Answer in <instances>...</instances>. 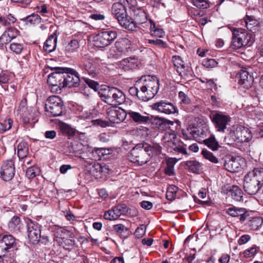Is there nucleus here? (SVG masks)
Here are the masks:
<instances>
[{
  "label": "nucleus",
  "instance_id": "obj_45",
  "mask_svg": "<svg viewBox=\"0 0 263 263\" xmlns=\"http://www.w3.org/2000/svg\"><path fill=\"white\" fill-rule=\"evenodd\" d=\"M112 150L110 149H106L104 148H97L92 151V154H97L98 155V159L100 160L102 157H103L104 159H105L106 158H105L104 156L110 154Z\"/></svg>",
  "mask_w": 263,
  "mask_h": 263
},
{
  "label": "nucleus",
  "instance_id": "obj_15",
  "mask_svg": "<svg viewBox=\"0 0 263 263\" xmlns=\"http://www.w3.org/2000/svg\"><path fill=\"white\" fill-rule=\"evenodd\" d=\"M106 115L111 125V123H119L123 121L127 116L126 110L114 107H110L107 109Z\"/></svg>",
  "mask_w": 263,
  "mask_h": 263
},
{
  "label": "nucleus",
  "instance_id": "obj_51",
  "mask_svg": "<svg viewBox=\"0 0 263 263\" xmlns=\"http://www.w3.org/2000/svg\"><path fill=\"white\" fill-rule=\"evenodd\" d=\"M193 4L199 9H207L209 7L208 0H192Z\"/></svg>",
  "mask_w": 263,
  "mask_h": 263
},
{
  "label": "nucleus",
  "instance_id": "obj_19",
  "mask_svg": "<svg viewBox=\"0 0 263 263\" xmlns=\"http://www.w3.org/2000/svg\"><path fill=\"white\" fill-rule=\"evenodd\" d=\"M140 65L139 61L134 58H129L122 60L119 64V67L124 71L134 70L137 68Z\"/></svg>",
  "mask_w": 263,
  "mask_h": 263
},
{
  "label": "nucleus",
  "instance_id": "obj_1",
  "mask_svg": "<svg viewBox=\"0 0 263 263\" xmlns=\"http://www.w3.org/2000/svg\"><path fill=\"white\" fill-rule=\"evenodd\" d=\"M55 71L48 76L47 82H51L52 79L58 82H79V73L73 69L67 67H55L52 68Z\"/></svg>",
  "mask_w": 263,
  "mask_h": 263
},
{
  "label": "nucleus",
  "instance_id": "obj_27",
  "mask_svg": "<svg viewBox=\"0 0 263 263\" xmlns=\"http://www.w3.org/2000/svg\"><path fill=\"white\" fill-rule=\"evenodd\" d=\"M57 42V37L55 35H51L46 41L44 45V50L50 53L55 49Z\"/></svg>",
  "mask_w": 263,
  "mask_h": 263
},
{
  "label": "nucleus",
  "instance_id": "obj_20",
  "mask_svg": "<svg viewBox=\"0 0 263 263\" xmlns=\"http://www.w3.org/2000/svg\"><path fill=\"white\" fill-rule=\"evenodd\" d=\"M166 125V120L163 118L151 115L149 116V126L155 130L162 129Z\"/></svg>",
  "mask_w": 263,
  "mask_h": 263
},
{
  "label": "nucleus",
  "instance_id": "obj_10",
  "mask_svg": "<svg viewBox=\"0 0 263 263\" xmlns=\"http://www.w3.org/2000/svg\"><path fill=\"white\" fill-rule=\"evenodd\" d=\"M115 31H103L97 35L94 40V45L98 48H104L110 45L117 37Z\"/></svg>",
  "mask_w": 263,
  "mask_h": 263
},
{
  "label": "nucleus",
  "instance_id": "obj_3",
  "mask_svg": "<svg viewBox=\"0 0 263 263\" xmlns=\"http://www.w3.org/2000/svg\"><path fill=\"white\" fill-rule=\"evenodd\" d=\"M232 32V44L233 48L239 49L249 45L251 42V35L241 28H230Z\"/></svg>",
  "mask_w": 263,
  "mask_h": 263
},
{
  "label": "nucleus",
  "instance_id": "obj_44",
  "mask_svg": "<svg viewBox=\"0 0 263 263\" xmlns=\"http://www.w3.org/2000/svg\"><path fill=\"white\" fill-rule=\"evenodd\" d=\"M16 19L11 14L3 17H0V23L4 26H9L14 24Z\"/></svg>",
  "mask_w": 263,
  "mask_h": 263
},
{
  "label": "nucleus",
  "instance_id": "obj_13",
  "mask_svg": "<svg viewBox=\"0 0 263 263\" xmlns=\"http://www.w3.org/2000/svg\"><path fill=\"white\" fill-rule=\"evenodd\" d=\"M261 186L253 176L248 172L245 176L243 189L249 195H255L258 192Z\"/></svg>",
  "mask_w": 263,
  "mask_h": 263
},
{
  "label": "nucleus",
  "instance_id": "obj_37",
  "mask_svg": "<svg viewBox=\"0 0 263 263\" xmlns=\"http://www.w3.org/2000/svg\"><path fill=\"white\" fill-rule=\"evenodd\" d=\"M245 22L247 29L252 32L255 30L253 28L257 26L259 24L258 22L253 16L249 15H246L245 17Z\"/></svg>",
  "mask_w": 263,
  "mask_h": 263
},
{
  "label": "nucleus",
  "instance_id": "obj_56",
  "mask_svg": "<svg viewBox=\"0 0 263 263\" xmlns=\"http://www.w3.org/2000/svg\"><path fill=\"white\" fill-rule=\"evenodd\" d=\"M61 130L64 134L69 136H72L74 134V130L68 124H63L61 126Z\"/></svg>",
  "mask_w": 263,
  "mask_h": 263
},
{
  "label": "nucleus",
  "instance_id": "obj_25",
  "mask_svg": "<svg viewBox=\"0 0 263 263\" xmlns=\"http://www.w3.org/2000/svg\"><path fill=\"white\" fill-rule=\"evenodd\" d=\"M81 83H59V85L57 84L51 83L49 85L50 90L53 93H60L63 88L68 87L69 88L71 87H77Z\"/></svg>",
  "mask_w": 263,
  "mask_h": 263
},
{
  "label": "nucleus",
  "instance_id": "obj_9",
  "mask_svg": "<svg viewBox=\"0 0 263 263\" xmlns=\"http://www.w3.org/2000/svg\"><path fill=\"white\" fill-rule=\"evenodd\" d=\"M15 174L14 159L12 158L3 161L0 168L1 178L5 181H9L13 178Z\"/></svg>",
  "mask_w": 263,
  "mask_h": 263
},
{
  "label": "nucleus",
  "instance_id": "obj_23",
  "mask_svg": "<svg viewBox=\"0 0 263 263\" xmlns=\"http://www.w3.org/2000/svg\"><path fill=\"white\" fill-rule=\"evenodd\" d=\"M203 143L213 151H217L220 147L218 142L216 139L215 136L213 134H211V133L208 138H205L203 140Z\"/></svg>",
  "mask_w": 263,
  "mask_h": 263
},
{
  "label": "nucleus",
  "instance_id": "obj_61",
  "mask_svg": "<svg viewBox=\"0 0 263 263\" xmlns=\"http://www.w3.org/2000/svg\"><path fill=\"white\" fill-rule=\"evenodd\" d=\"M1 85L5 90L7 91H12L14 92L17 88L16 85L13 83H1Z\"/></svg>",
  "mask_w": 263,
  "mask_h": 263
},
{
  "label": "nucleus",
  "instance_id": "obj_28",
  "mask_svg": "<svg viewBox=\"0 0 263 263\" xmlns=\"http://www.w3.org/2000/svg\"><path fill=\"white\" fill-rule=\"evenodd\" d=\"M127 115L133 121L138 123H144L148 121V117L142 116L140 113L129 110L126 111Z\"/></svg>",
  "mask_w": 263,
  "mask_h": 263
},
{
  "label": "nucleus",
  "instance_id": "obj_5",
  "mask_svg": "<svg viewBox=\"0 0 263 263\" xmlns=\"http://www.w3.org/2000/svg\"><path fill=\"white\" fill-rule=\"evenodd\" d=\"M45 110L50 114V116H62L64 112L63 101L57 96L49 97L45 104Z\"/></svg>",
  "mask_w": 263,
  "mask_h": 263
},
{
  "label": "nucleus",
  "instance_id": "obj_29",
  "mask_svg": "<svg viewBox=\"0 0 263 263\" xmlns=\"http://www.w3.org/2000/svg\"><path fill=\"white\" fill-rule=\"evenodd\" d=\"M263 224V219L260 217H252L247 223V227L252 230H258Z\"/></svg>",
  "mask_w": 263,
  "mask_h": 263
},
{
  "label": "nucleus",
  "instance_id": "obj_26",
  "mask_svg": "<svg viewBox=\"0 0 263 263\" xmlns=\"http://www.w3.org/2000/svg\"><path fill=\"white\" fill-rule=\"evenodd\" d=\"M150 23L151 34L158 37H162L164 35V32L159 25L157 24L152 20L149 19Z\"/></svg>",
  "mask_w": 263,
  "mask_h": 263
},
{
  "label": "nucleus",
  "instance_id": "obj_49",
  "mask_svg": "<svg viewBox=\"0 0 263 263\" xmlns=\"http://www.w3.org/2000/svg\"><path fill=\"white\" fill-rule=\"evenodd\" d=\"M41 19V17L38 14L33 13L27 16L25 20L27 23H30V24H35L40 23Z\"/></svg>",
  "mask_w": 263,
  "mask_h": 263
},
{
  "label": "nucleus",
  "instance_id": "obj_22",
  "mask_svg": "<svg viewBox=\"0 0 263 263\" xmlns=\"http://www.w3.org/2000/svg\"><path fill=\"white\" fill-rule=\"evenodd\" d=\"M186 169L195 174H199L202 169V164L197 160L186 161L184 163Z\"/></svg>",
  "mask_w": 263,
  "mask_h": 263
},
{
  "label": "nucleus",
  "instance_id": "obj_42",
  "mask_svg": "<svg viewBox=\"0 0 263 263\" xmlns=\"http://www.w3.org/2000/svg\"><path fill=\"white\" fill-rule=\"evenodd\" d=\"M25 45L23 43L13 42L10 45V50L16 54H21L25 49Z\"/></svg>",
  "mask_w": 263,
  "mask_h": 263
},
{
  "label": "nucleus",
  "instance_id": "obj_48",
  "mask_svg": "<svg viewBox=\"0 0 263 263\" xmlns=\"http://www.w3.org/2000/svg\"><path fill=\"white\" fill-rule=\"evenodd\" d=\"M39 168L36 166H32L28 167L26 170V175L29 178L31 179L36 176L39 174Z\"/></svg>",
  "mask_w": 263,
  "mask_h": 263
},
{
  "label": "nucleus",
  "instance_id": "obj_46",
  "mask_svg": "<svg viewBox=\"0 0 263 263\" xmlns=\"http://www.w3.org/2000/svg\"><path fill=\"white\" fill-rule=\"evenodd\" d=\"M201 154L205 159L209 160L211 162L214 163H217L218 162V159L213 154V153L206 149H202L201 151Z\"/></svg>",
  "mask_w": 263,
  "mask_h": 263
},
{
  "label": "nucleus",
  "instance_id": "obj_8",
  "mask_svg": "<svg viewBox=\"0 0 263 263\" xmlns=\"http://www.w3.org/2000/svg\"><path fill=\"white\" fill-rule=\"evenodd\" d=\"M130 46V41L126 38L119 39L109 52L108 57L110 59H118L122 54L127 52Z\"/></svg>",
  "mask_w": 263,
  "mask_h": 263
},
{
  "label": "nucleus",
  "instance_id": "obj_41",
  "mask_svg": "<svg viewBox=\"0 0 263 263\" xmlns=\"http://www.w3.org/2000/svg\"><path fill=\"white\" fill-rule=\"evenodd\" d=\"M79 43L77 40H72L65 47L66 54L71 53L79 48Z\"/></svg>",
  "mask_w": 263,
  "mask_h": 263
},
{
  "label": "nucleus",
  "instance_id": "obj_21",
  "mask_svg": "<svg viewBox=\"0 0 263 263\" xmlns=\"http://www.w3.org/2000/svg\"><path fill=\"white\" fill-rule=\"evenodd\" d=\"M23 228V222L18 216H14L8 223V228L11 232H20Z\"/></svg>",
  "mask_w": 263,
  "mask_h": 263
},
{
  "label": "nucleus",
  "instance_id": "obj_50",
  "mask_svg": "<svg viewBox=\"0 0 263 263\" xmlns=\"http://www.w3.org/2000/svg\"><path fill=\"white\" fill-rule=\"evenodd\" d=\"M259 249L258 247H257L255 245L253 247L245 250L243 252V256L245 258H249L254 256Z\"/></svg>",
  "mask_w": 263,
  "mask_h": 263
},
{
  "label": "nucleus",
  "instance_id": "obj_60",
  "mask_svg": "<svg viewBox=\"0 0 263 263\" xmlns=\"http://www.w3.org/2000/svg\"><path fill=\"white\" fill-rule=\"evenodd\" d=\"M178 96L181 100L180 103L181 104L187 105L190 103V99L183 91H180Z\"/></svg>",
  "mask_w": 263,
  "mask_h": 263
},
{
  "label": "nucleus",
  "instance_id": "obj_54",
  "mask_svg": "<svg viewBox=\"0 0 263 263\" xmlns=\"http://www.w3.org/2000/svg\"><path fill=\"white\" fill-rule=\"evenodd\" d=\"M217 62L213 59H205L202 61V65L206 68H213L216 66Z\"/></svg>",
  "mask_w": 263,
  "mask_h": 263
},
{
  "label": "nucleus",
  "instance_id": "obj_52",
  "mask_svg": "<svg viewBox=\"0 0 263 263\" xmlns=\"http://www.w3.org/2000/svg\"><path fill=\"white\" fill-rule=\"evenodd\" d=\"M91 123L93 125L100 126L103 128L112 126L110 122L100 119L92 120Z\"/></svg>",
  "mask_w": 263,
  "mask_h": 263
},
{
  "label": "nucleus",
  "instance_id": "obj_12",
  "mask_svg": "<svg viewBox=\"0 0 263 263\" xmlns=\"http://www.w3.org/2000/svg\"><path fill=\"white\" fill-rule=\"evenodd\" d=\"M27 224L29 241L33 245L37 244L41 236L42 226L31 219L28 220Z\"/></svg>",
  "mask_w": 263,
  "mask_h": 263
},
{
  "label": "nucleus",
  "instance_id": "obj_2",
  "mask_svg": "<svg viewBox=\"0 0 263 263\" xmlns=\"http://www.w3.org/2000/svg\"><path fill=\"white\" fill-rule=\"evenodd\" d=\"M210 134V128L206 125L199 126L190 125L185 130H182V138L185 140H201L208 137Z\"/></svg>",
  "mask_w": 263,
  "mask_h": 263
},
{
  "label": "nucleus",
  "instance_id": "obj_39",
  "mask_svg": "<svg viewBox=\"0 0 263 263\" xmlns=\"http://www.w3.org/2000/svg\"><path fill=\"white\" fill-rule=\"evenodd\" d=\"M249 173L253 176L259 184L262 187L263 186V168H256L252 171L249 172Z\"/></svg>",
  "mask_w": 263,
  "mask_h": 263
},
{
  "label": "nucleus",
  "instance_id": "obj_32",
  "mask_svg": "<svg viewBox=\"0 0 263 263\" xmlns=\"http://www.w3.org/2000/svg\"><path fill=\"white\" fill-rule=\"evenodd\" d=\"M235 81H238L239 82H253V78L248 71L241 69L236 74Z\"/></svg>",
  "mask_w": 263,
  "mask_h": 263
},
{
  "label": "nucleus",
  "instance_id": "obj_7",
  "mask_svg": "<svg viewBox=\"0 0 263 263\" xmlns=\"http://www.w3.org/2000/svg\"><path fill=\"white\" fill-rule=\"evenodd\" d=\"M88 87L93 89L95 91L98 92L101 98H104L106 100V102L110 104L114 98L116 88L110 87L106 85H99V83H86Z\"/></svg>",
  "mask_w": 263,
  "mask_h": 263
},
{
  "label": "nucleus",
  "instance_id": "obj_31",
  "mask_svg": "<svg viewBox=\"0 0 263 263\" xmlns=\"http://www.w3.org/2000/svg\"><path fill=\"white\" fill-rule=\"evenodd\" d=\"M174 66L176 68V71L180 75L184 72L185 69V63L180 56L174 55L172 57Z\"/></svg>",
  "mask_w": 263,
  "mask_h": 263
},
{
  "label": "nucleus",
  "instance_id": "obj_16",
  "mask_svg": "<svg viewBox=\"0 0 263 263\" xmlns=\"http://www.w3.org/2000/svg\"><path fill=\"white\" fill-rule=\"evenodd\" d=\"M150 107L154 110L168 115L174 114L177 110V108L173 104L163 100L154 103Z\"/></svg>",
  "mask_w": 263,
  "mask_h": 263
},
{
  "label": "nucleus",
  "instance_id": "obj_11",
  "mask_svg": "<svg viewBox=\"0 0 263 263\" xmlns=\"http://www.w3.org/2000/svg\"><path fill=\"white\" fill-rule=\"evenodd\" d=\"M130 209L124 203L119 204L111 210L105 212L104 218L106 220H112L118 219L121 215H127L130 214Z\"/></svg>",
  "mask_w": 263,
  "mask_h": 263
},
{
  "label": "nucleus",
  "instance_id": "obj_30",
  "mask_svg": "<svg viewBox=\"0 0 263 263\" xmlns=\"http://www.w3.org/2000/svg\"><path fill=\"white\" fill-rule=\"evenodd\" d=\"M229 192L231 197L236 201H241L243 200V192L237 186L233 185L230 189Z\"/></svg>",
  "mask_w": 263,
  "mask_h": 263
},
{
  "label": "nucleus",
  "instance_id": "obj_47",
  "mask_svg": "<svg viewBox=\"0 0 263 263\" xmlns=\"http://www.w3.org/2000/svg\"><path fill=\"white\" fill-rule=\"evenodd\" d=\"M22 119L23 123L25 124H30L31 125L35 122L34 116L28 112L22 113Z\"/></svg>",
  "mask_w": 263,
  "mask_h": 263
},
{
  "label": "nucleus",
  "instance_id": "obj_18",
  "mask_svg": "<svg viewBox=\"0 0 263 263\" xmlns=\"http://www.w3.org/2000/svg\"><path fill=\"white\" fill-rule=\"evenodd\" d=\"M148 145L146 143H140L137 144L130 151L128 158L132 162L137 159L140 155L146 154L148 152Z\"/></svg>",
  "mask_w": 263,
  "mask_h": 263
},
{
  "label": "nucleus",
  "instance_id": "obj_55",
  "mask_svg": "<svg viewBox=\"0 0 263 263\" xmlns=\"http://www.w3.org/2000/svg\"><path fill=\"white\" fill-rule=\"evenodd\" d=\"M146 227L145 225L141 224L135 231V235L138 238H141L146 232Z\"/></svg>",
  "mask_w": 263,
  "mask_h": 263
},
{
  "label": "nucleus",
  "instance_id": "obj_38",
  "mask_svg": "<svg viewBox=\"0 0 263 263\" xmlns=\"http://www.w3.org/2000/svg\"><path fill=\"white\" fill-rule=\"evenodd\" d=\"M83 145L77 141L71 142L68 146L69 152L74 154H80L82 150Z\"/></svg>",
  "mask_w": 263,
  "mask_h": 263
},
{
  "label": "nucleus",
  "instance_id": "obj_64",
  "mask_svg": "<svg viewBox=\"0 0 263 263\" xmlns=\"http://www.w3.org/2000/svg\"><path fill=\"white\" fill-rule=\"evenodd\" d=\"M251 239L250 235L248 234H244L240 236V237L238 240V243L239 245L241 246L244 245L250 241Z\"/></svg>",
  "mask_w": 263,
  "mask_h": 263
},
{
  "label": "nucleus",
  "instance_id": "obj_58",
  "mask_svg": "<svg viewBox=\"0 0 263 263\" xmlns=\"http://www.w3.org/2000/svg\"><path fill=\"white\" fill-rule=\"evenodd\" d=\"M39 242H41L45 245L51 243V238L49 235L44 234V232L42 234L41 233L40 238L39 239Z\"/></svg>",
  "mask_w": 263,
  "mask_h": 263
},
{
  "label": "nucleus",
  "instance_id": "obj_63",
  "mask_svg": "<svg viewBox=\"0 0 263 263\" xmlns=\"http://www.w3.org/2000/svg\"><path fill=\"white\" fill-rule=\"evenodd\" d=\"M114 230L118 233L121 234L128 231L127 229L122 224H118L114 226Z\"/></svg>",
  "mask_w": 263,
  "mask_h": 263
},
{
  "label": "nucleus",
  "instance_id": "obj_24",
  "mask_svg": "<svg viewBox=\"0 0 263 263\" xmlns=\"http://www.w3.org/2000/svg\"><path fill=\"white\" fill-rule=\"evenodd\" d=\"M224 167L230 172H237L240 171L241 165L236 158H232L226 161Z\"/></svg>",
  "mask_w": 263,
  "mask_h": 263
},
{
  "label": "nucleus",
  "instance_id": "obj_14",
  "mask_svg": "<svg viewBox=\"0 0 263 263\" xmlns=\"http://www.w3.org/2000/svg\"><path fill=\"white\" fill-rule=\"evenodd\" d=\"M232 136H234L236 142L243 143L249 142L252 138L250 130L242 126H237L231 130Z\"/></svg>",
  "mask_w": 263,
  "mask_h": 263
},
{
  "label": "nucleus",
  "instance_id": "obj_57",
  "mask_svg": "<svg viewBox=\"0 0 263 263\" xmlns=\"http://www.w3.org/2000/svg\"><path fill=\"white\" fill-rule=\"evenodd\" d=\"M11 41L7 33L5 31L0 36V46L3 47Z\"/></svg>",
  "mask_w": 263,
  "mask_h": 263
},
{
  "label": "nucleus",
  "instance_id": "obj_17",
  "mask_svg": "<svg viewBox=\"0 0 263 263\" xmlns=\"http://www.w3.org/2000/svg\"><path fill=\"white\" fill-rule=\"evenodd\" d=\"M226 213L233 217H238L239 221L243 222L248 217L246 209L237 208L236 206L230 207L227 209Z\"/></svg>",
  "mask_w": 263,
  "mask_h": 263
},
{
  "label": "nucleus",
  "instance_id": "obj_33",
  "mask_svg": "<svg viewBox=\"0 0 263 263\" xmlns=\"http://www.w3.org/2000/svg\"><path fill=\"white\" fill-rule=\"evenodd\" d=\"M29 154L28 145L27 142H20L17 145V156L20 159L26 158Z\"/></svg>",
  "mask_w": 263,
  "mask_h": 263
},
{
  "label": "nucleus",
  "instance_id": "obj_59",
  "mask_svg": "<svg viewBox=\"0 0 263 263\" xmlns=\"http://www.w3.org/2000/svg\"><path fill=\"white\" fill-rule=\"evenodd\" d=\"M176 138V135L174 133L167 132L165 133L163 140L164 142L173 143Z\"/></svg>",
  "mask_w": 263,
  "mask_h": 263
},
{
  "label": "nucleus",
  "instance_id": "obj_35",
  "mask_svg": "<svg viewBox=\"0 0 263 263\" xmlns=\"http://www.w3.org/2000/svg\"><path fill=\"white\" fill-rule=\"evenodd\" d=\"M60 245L65 250H71L76 245V241L73 238H68L65 237H62L59 241Z\"/></svg>",
  "mask_w": 263,
  "mask_h": 263
},
{
  "label": "nucleus",
  "instance_id": "obj_6",
  "mask_svg": "<svg viewBox=\"0 0 263 263\" xmlns=\"http://www.w3.org/2000/svg\"><path fill=\"white\" fill-rule=\"evenodd\" d=\"M210 118L217 132L224 133L227 126L231 121L229 115L219 111H213L210 115Z\"/></svg>",
  "mask_w": 263,
  "mask_h": 263
},
{
  "label": "nucleus",
  "instance_id": "obj_36",
  "mask_svg": "<svg viewBox=\"0 0 263 263\" xmlns=\"http://www.w3.org/2000/svg\"><path fill=\"white\" fill-rule=\"evenodd\" d=\"M125 99V97L124 93L117 88L116 91H115V94H114V98L110 104L114 105L120 104L124 101Z\"/></svg>",
  "mask_w": 263,
  "mask_h": 263
},
{
  "label": "nucleus",
  "instance_id": "obj_34",
  "mask_svg": "<svg viewBox=\"0 0 263 263\" xmlns=\"http://www.w3.org/2000/svg\"><path fill=\"white\" fill-rule=\"evenodd\" d=\"M135 20L137 24H142L145 23L147 20V16L145 11L141 8L136 10Z\"/></svg>",
  "mask_w": 263,
  "mask_h": 263
},
{
  "label": "nucleus",
  "instance_id": "obj_43",
  "mask_svg": "<svg viewBox=\"0 0 263 263\" xmlns=\"http://www.w3.org/2000/svg\"><path fill=\"white\" fill-rule=\"evenodd\" d=\"M12 124L13 121L10 118L4 120L3 122H0V134H4L9 130L11 128Z\"/></svg>",
  "mask_w": 263,
  "mask_h": 263
},
{
  "label": "nucleus",
  "instance_id": "obj_4",
  "mask_svg": "<svg viewBox=\"0 0 263 263\" xmlns=\"http://www.w3.org/2000/svg\"><path fill=\"white\" fill-rule=\"evenodd\" d=\"M18 240L11 234H0V257L18 249Z\"/></svg>",
  "mask_w": 263,
  "mask_h": 263
},
{
  "label": "nucleus",
  "instance_id": "obj_40",
  "mask_svg": "<svg viewBox=\"0 0 263 263\" xmlns=\"http://www.w3.org/2000/svg\"><path fill=\"white\" fill-rule=\"evenodd\" d=\"M178 191V187L175 185H170L167 189L166 198L167 199L172 201L176 197V194Z\"/></svg>",
  "mask_w": 263,
  "mask_h": 263
},
{
  "label": "nucleus",
  "instance_id": "obj_53",
  "mask_svg": "<svg viewBox=\"0 0 263 263\" xmlns=\"http://www.w3.org/2000/svg\"><path fill=\"white\" fill-rule=\"evenodd\" d=\"M5 31L7 33V34L11 41L16 38L20 34V31L14 28H9Z\"/></svg>",
  "mask_w": 263,
  "mask_h": 263
},
{
  "label": "nucleus",
  "instance_id": "obj_62",
  "mask_svg": "<svg viewBox=\"0 0 263 263\" xmlns=\"http://www.w3.org/2000/svg\"><path fill=\"white\" fill-rule=\"evenodd\" d=\"M148 162V158L146 156V154L144 155H140L139 157L135 159L133 162L137 163L139 165H142Z\"/></svg>",
  "mask_w": 263,
  "mask_h": 263
}]
</instances>
